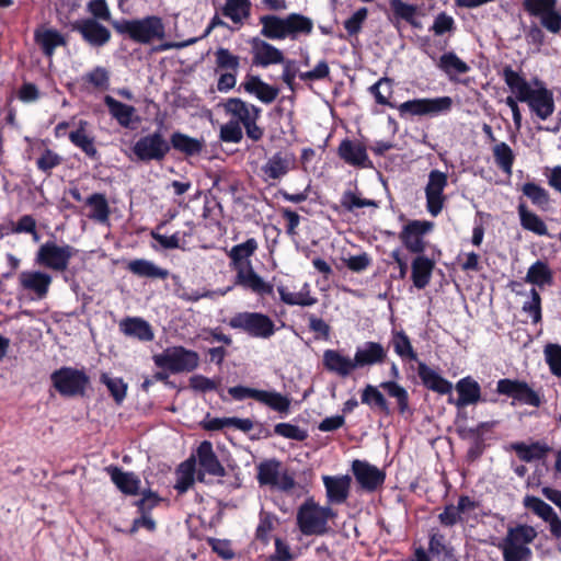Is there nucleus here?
I'll return each mask as SVG.
<instances>
[{
  "label": "nucleus",
  "mask_w": 561,
  "mask_h": 561,
  "mask_svg": "<svg viewBox=\"0 0 561 561\" xmlns=\"http://www.w3.org/2000/svg\"><path fill=\"white\" fill-rule=\"evenodd\" d=\"M496 392L512 398L519 404H527L534 408L541 405L539 393L524 380L502 378L496 383Z\"/></svg>",
  "instance_id": "2eb2a0df"
},
{
  "label": "nucleus",
  "mask_w": 561,
  "mask_h": 561,
  "mask_svg": "<svg viewBox=\"0 0 561 561\" xmlns=\"http://www.w3.org/2000/svg\"><path fill=\"white\" fill-rule=\"evenodd\" d=\"M119 330L126 335L136 337L141 342H150L154 333L150 323L139 317H127L119 323Z\"/></svg>",
  "instance_id": "473e14b6"
},
{
  "label": "nucleus",
  "mask_w": 561,
  "mask_h": 561,
  "mask_svg": "<svg viewBox=\"0 0 561 561\" xmlns=\"http://www.w3.org/2000/svg\"><path fill=\"white\" fill-rule=\"evenodd\" d=\"M170 149L173 148L186 157H194L201 154L205 147L203 139L193 138L181 131H174L169 140Z\"/></svg>",
  "instance_id": "f704fd0d"
},
{
  "label": "nucleus",
  "mask_w": 561,
  "mask_h": 561,
  "mask_svg": "<svg viewBox=\"0 0 561 561\" xmlns=\"http://www.w3.org/2000/svg\"><path fill=\"white\" fill-rule=\"evenodd\" d=\"M256 470L260 486L278 488L280 491H290L295 488V472L276 458L263 460Z\"/></svg>",
  "instance_id": "0eeeda50"
},
{
  "label": "nucleus",
  "mask_w": 561,
  "mask_h": 561,
  "mask_svg": "<svg viewBox=\"0 0 561 561\" xmlns=\"http://www.w3.org/2000/svg\"><path fill=\"white\" fill-rule=\"evenodd\" d=\"M437 67L448 77L451 82H458L457 75L470 71V66L460 59L456 53L447 51L439 57Z\"/></svg>",
  "instance_id": "e433bc0d"
},
{
  "label": "nucleus",
  "mask_w": 561,
  "mask_h": 561,
  "mask_svg": "<svg viewBox=\"0 0 561 561\" xmlns=\"http://www.w3.org/2000/svg\"><path fill=\"white\" fill-rule=\"evenodd\" d=\"M522 192L531 203L540 208H545L550 201L547 190L534 182H527L522 186Z\"/></svg>",
  "instance_id": "4d7b16f0"
},
{
  "label": "nucleus",
  "mask_w": 561,
  "mask_h": 561,
  "mask_svg": "<svg viewBox=\"0 0 561 561\" xmlns=\"http://www.w3.org/2000/svg\"><path fill=\"white\" fill-rule=\"evenodd\" d=\"M274 433L285 438L302 442L308 437L306 430L290 423H278L274 426Z\"/></svg>",
  "instance_id": "338daca9"
},
{
  "label": "nucleus",
  "mask_w": 561,
  "mask_h": 561,
  "mask_svg": "<svg viewBox=\"0 0 561 561\" xmlns=\"http://www.w3.org/2000/svg\"><path fill=\"white\" fill-rule=\"evenodd\" d=\"M85 204L91 208L89 217L99 222H107L111 209L107 199L102 193H93L85 199Z\"/></svg>",
  "instance_id": "09e8293b"
},
{
  "label": "nucleus",
  "mask_w": 561,
  "mask_h": 561,
  "mask_svg": "<svg viewBox=\"0 0 561 561\" xmlns=\"http://www.w3.org/2000/svg\"><path fill=\"white\" fill-rule=\"evenodd\" d=\"M360 401L371 410H377L386 416L391 414V409L386 397L373 385H367L360 393Z\"/></svg>",
  "instance_id": "79ce46f5"
},
{
  "label": "nucleus",
  "mask_w": 561,
  "mask_h": 561,
  "mask_svg": "<svg viewBox=\"0 0 561 561\" xmlns=\"http://www.w3.org/2000/svg\"><path fill=\"white\" fill-rule=\"evenodd\" d=\"M247 93L255 95L262 103H273L279 94V89L264 82L259 76L247 75L245 80L241 83Z\"/></svg>",
  "instance_id": "7c9ffc66"
},
{
  "label": "nucleus",
  "mask_w": 561,
  "mask_h": 561,
  "mask_svg": "<svg viewBox=\"0 0 561 561\" xmlns=\"http://www.w3.org/2000/svg\"><path fill=\"white\" fill-rule=\"evenodd\" d=\"M219 138L224 142L239 144L243 138L242 128L231 119L220 127Z\"/></svg>",
  "instance_id": "774afa93"
},
{
  "label": "nucleus",
  "mask_w": 561,
  "mask_h": 561,
  "mask_svg": "<svg viewBox=\"0 0 561 561\" xmlns=\"http://www.w3.org/2000/svg\"><path fill=\"white\" fill-rule=\"evenodd\" d=\"M448 185V176L445 172L437 169L432 170L428 174V181L425 186L426 210L433 217H437L446 202L444 190Z\"/></svg>",
  "instance_id": "f3484780"
},
{
  "label": "nucleus",
  "mask_w": 561,
  "mask_h": 561,
  "mask_svg": "<svg viewBox=\"0 0 561 561\" xmlns=\"http://www.w3.org/2000/svg\"><path fill=\"white\" fill-rule=\"evenodd\" d=\"M296 156L290 151H277L261 167L264 181H278L296 169Z\"/></svg>",
  "instance_id": "aec40b11"
},
{
  "label": "nucleus",
  "mask_w": 561,
  "mask_h": 561,
  "mask_svg": "<svg viewBox=\"0 0 561 561\" xmlns=\"http://www.w3.org/2000/svg\"><path fill=\"white\" fill-rule=\"evenodd\" d=\"M100 381L106 386L115 403L121 405L127 396L128 389V385L123 380V378H113L110 377L106 373H103L100 377Z\"/></svg>",
  "instance_id": "5fc2aeb1"
},
{
  "label": "nucleus",
  "mask_w": 561,
  "mask_h": 561,
  "mask_svg": "<svg viewBox=\"0 0 561 561\" xmlns=\"http://www.w3.org/2000/svg\"><path fill=\"white\" fill-rule=\"evenodd\" d=\"M84 81L95 89L106 90L110 84V73L106 68L96 66L84 76Z\"/></svg>",
  "instance_id": "e2e57ef3"
},
{
  "label": "nucleus",
  "mask_w": 561,
  "mask_h": 561,
  "mask_svg": "<svg viewBox=\"0 0 561 561\" xmlns=\"http://www.w3.org/2000/svg\"><path fill=\"white\" fill-rule=\"evenodd\" d=\"M493 157L496 165L508 175L512 174V168L515 156L512 148L506 142H500L493 148Z\"/></svg>",
  "instance_id": "6e6d98bb"
},
{
  "label": "nucleus",
  "mask_w": 561,
  "mask_h": 561,
  "mask_svg": "<svg viewBox=\"0 0 561 561\" xmlns=\"http://www.w3.org/2000/svg\"><path fill=\"white\" fill-rule=\"evenodd\" d=\"M51 385L62 397H83L90 386V377L83 369L62 366L50 375Z\"/></svg>",
  "instance_id": "423d86ee"
},
{
  "label": "nucleus",
  "mask_w": 561,
  "mask_h": 561,
  "mask_svg": "<svg viewBox=\"0 0 561 561\" xmlns=\"http://www.w3.org/2000/svg\"><path fill=\"white\" fill-rule=\"evenodd\" d=\"M53 277L39 270L22 271L18 275V288L27 294L32 300H43L47 297Z\"/></svg>",
  "instance_id": "4468645a"
},
{
  "label": "nucleus",
  "mask_w": 561,
  "mask_h": 561,
  "mask_svg": "<svg viewBox=\"0 0 561 561\" xmlns=\"http://www.w3.org/2000/svg\"><path fill=\"white\" fill-rule=\"evenodd\" d=\"M525 280L526 283L543 287L552 284L553 276L548 264L543 261L537 260L528 268Z\"/></svg>",
  "instance_id": "49530a36"
},
{
  "label": "nucleus",
  "mask_w": 561,
  "mask_h": 561,
  "mask_svg": "<svg viewBox=\"0 0 561 561\" xmlns=\"http://www.w3.org/2000/svg\"><path fill=\"white\" fill-rule=\"evenodd\" d=\"M502 78L512 93L516 94L519 102L528 104L529 110L541 121L549 118L554 110L553 92L538 78L533 80L535 89L524 76L515 71L510 65L502 71Z\"/></svg>",
  "instance_id": "f03ea898"
},
{
  "label": "nucleus",
  "mask_w": 561,
  "mask_h": 561,
  "mask_svg": "<svg viewBox=\"0 0 561 561\" xmlns=\"http://www.w3.org/2000/svg\"><path fill=\"white\" fill-rule=\"evenodd\" d=\"M388 352L379 342L368 341L356 348L354 360L356 367L380 365L386 362Z\"/></svg>",
  "instance_id": "c85d7f7f"
},
{
  "label": "nucleus",
  "mask_w": 561,
  "mask_h": 561,
  "mask_svg": "<svg viewBox=\"0 0 561 561\" xmlns=\"http://www.w3.org/2000/svg\"><path fill=\"white\" fill-rule=\"evenodd\" d=\"M417 376L427 390L442 396L450 394L453 391V383L423 362H419Z\"/></svg>",
  "instance_id": "c756f323"
},
{
  "label": "nucleus",
  "mask_w": 561,
  "mask_h": 561,
  "mask_svg": "<svg viewBox=\"0 0 561 561\" xmlns=\"http://www.w3.org/2000/svg\"><path fill=\"white\" fill-rule=\"evenodd\" d=\"M368 18V9L363 7L356 10L348 19L343 22L347 37L357 36Z\"/></svg>",
  "instance_id": "13d9d810"
},
{
  "label": "nucleus",
  "mask_w": 561,
  "mask_h": 561,
  "mask_svg": "<svg viewBox=\"0 0 561 561\" xmlns=\"http://www.w3.org/2000/svg\"><path fill=\"white\" fill-rule=\"evenodd\" d=\"M107 472L111 476L113 483L119 489V491H139L138 484L139 479L131 472H124L119 467L110 466Z\"/></svg>",
  "instance_id": "3c124183"
},
{
  "label": "nucleus",
  "mask_w": 561,
  "mask_h": 561,
  "mask_svg": "<svg viewBox=\"0 0 561 561\" xmlns=\"http://www.w3.org/2000/svg\"><path fill=\"white\" fill-rule=\"evenodd\" d=\"M390 345L394 353L402 359L417 360V353L414 351L410 337L403 331H392Z\"/></svg>",
  "instance_id": "de8ad7c7"
},
{
  "label": "nucleus",
  "mask_w": 561,
  "mask_h": 561,
  "mask_svg": "<svg viewBox=\"0 0 561 561\" xmlns=\"http://www.w3.org/2000/svg\"><path fill=\"white\" fill-rule=\"evenodd\" d=\"M131 152L141 162H161L170 152V144L160 130H154L141 136L133 145Z\"/></svg>",
  "instance_id": "9d476101"
},
{
  "label": "nucleus",
  "mask_w": 561,
  "mask_h": 561,
  "mask_svg": "<svg viewBox=\"0 0 561 561\" xmlns=\"http://www.w3.org/2000/svg\"><path fill=\"white\" fill-rule=\"evenodd\" d=\"M190 388L194 391L206 393L209 391H218L219 397L222 400H226L222 391H219V382L215 381L214 379H210L204 375H193L190 380Z\"/></svg>",
  "instance_id": "bf43d9fd"
},
{
  "label": "nucleus",
  "mask_w": 561,
  "mask_h": 561,
  "mask_svg": "<svg viewBox=\"0 0 561 561\" xmlns=\"http://www.w3.org/2000/svg\"><path fill=\"white\" fill-rule=\"evenodd\" d=\"M323 366L328 371L334 373L341 377H347L357 368L354 358L351 359L336 350L324 351Z\"/></svg>",
  "instance_id": "72a5a7b5"
},
{
  "label": "nucleus",
  "mask_w": 561,
  "mask_h": 561,
  "mask_svg": "<svg viewBox=\"0 0 561 561\" xmlns=\"http://www.w3.org/2000/svg\"><path fill=\"white\" fill-rule=\"evenodd\" d=\"M351 471L356 484L363 491H377L386 480V471L367 460L354 459Z\"/></svg>",
  "instance_id": "dca6fc26"
},
{
  "label": "nucleus",
  "mask_w": 561,
  "mask_h": 561,
  "mask_svg": "<svg viewBox=\"0 0 561 561\" xmlns=\"http://www.w3.org/2000/svg\"><path fill=\"white\" fill-rule=\"evenodd\" d=\"M227 324L253 339L268 340L277 331L273 319L257 311H241L229 318Z\"/></svg>",
  "instance_id": "20e7f679"
},
{
  "label": "nucleus",
  "mask_w": 561,
  "mask_h": 561,
  "mask_svg": "<svg viewBox=\"0 0 561 561\" xmlns=\"http://www.w3.org/2000/svg\"><path fill=\"white\" fill-rule=\"evenodd\" d=\"M510 449L524 462L543 461L552 451V447L545 440L514 442Z\"/></svg>",
  "instance_id": "b1692460"
},
{
  "label": "nucleus",
  "mask_w": 561,
  "mask_h": 561,
  "mask_svg": "<svg viewBox=\"0 0 561 561\" xmlns=\"http://www.w3.org/2000/svg\"><path fill=\"white\" fill-rule=\"evenodd\" d=\"M558 0H523L524 10L531 16L540 19V24L548 32H561V13L557 10Z\"/></svg>",
  "instance_id": "ddd939ff"
},
{
  "label": "nucleus",
  "mask_w": 561,
  "mask_h": 561,
  "mask_svg": "<svg viewBox=\"0 0 561 561\" xmlns=\"http://www.w3.org/2000/svg\"><path fill=\"white\" fill-rule=\"evenodd\" d=\"M35 41L41 46L44 55L50 57L58 46H65V37L56 30H45L43 33L35 34Z\"/></svg>",
  "instance_id": "8fccbe9b"
},
{
  "label": "nucleus",
  "mask_w": 561,
  "mask_h": 561,
  "mask_svg": "<svg viewBox=\"0 0 561 561\" xmlns=\"http://www.w3.org/2000/svg\"><path fill=\"white\" fill-rule=\"evenodd\" d=\"M453 107L450 96H438L434 99H413L397 105L401 117L439 115L448 113Z\"/></svg>",
  "instance_id": "f8f14e48"
},
{
  "label": "nucleus",
  "mask_w": 561,
  "mask_h": 561,
  "mask_svg": "<svg viewBox=\"0 0 561 561\" xmlns=\"http://www.w3.org/2000/svg\"><path fill=\"white\" fill-rule=\"evenodd\" d=\"M455 389L458 393V398L454 402L457 408H466L479 402H497L496 398L488 399L486 397H483L481 393V386L471 376H466L459 379L455 385Z\"/></svg>",
  "instance_id": "412c9836"
},
{
  "label": "nucleus",
  "mask_w": 561,
  "mask_h": 561,
  "mask_svg": "<svg viewBox=\"0 0 561 561\" xmlns=\"http://www.w3.org/2000/svg\"><path fill=\"white\" fill-rule=\"evenodd\" d=\"M433 229V221L411 219L402 226L398 237L409 253L422 254L425 252L428 244L425 238Z\"/></svg>",
  "instance_id": "9b49d317"
},
{
  "label": "nucleus",
  "mask_w": 561,
  "mask_h": 561,
  "mask_svg": "<svg viewBox=\"0 0 561 561\" xmlns=\"http://www.w3.org/2000/svg\"><path fill=\"white\" fill-rule=\"evenodd\" d=\"M280 300L288 306L309 307L317 304L318 299L310 294V286L305 283L300 291L291 293L285 286L277 288Z\"/></svg>",
  "instance_id": "ea45409f"
},
{
  "label": "nucleus",
  "mask_w": 561,
  "mask_h": 561,
  "mask_svg": "<svg viewBox=\"0 0 561 561\" xmlns=\"http://www.w3.org/2000/svg\"><path fill=\"white\" fill-rule=\"evenodd\" d=\"M337 156L346 164L355 168H370L373 163L367 154L366 146L357 140L344 138L337 147Z\"/></svg>",
  "instance_id": "5701e85b"
},
{
  "label": "nucleus",
  "mask_w": 561,
  "mask_h": 561,
  "mask_svg": "<svg viewBox=\"0 0 561 561\" xmlns=\"http://www.w3.org/2000/svg\"><path fill=\"white\" fill-rule=\"evenodd\" d=\"M126 270L140 278L165 280L170 273L146 259H135L127 263Z\"/></svg>",
  "instance_id": "2f4dec72"
},
{
  "label": "nucleus",
  "mask_w": 561,
  "mask_h": 561,
  "mask_svg": "<svg viewBox=\"0 0 561 561\" xmlns=\"http://www.w3.org/2000/svg\"><path fill=\"white\" fill-rule=\"evenodd\" d=\"M392 83V79L382 77L368 88V92L375 98L377 104L391 108L397 107V104L390 100L393 94Z\"/></svg>",
  "instance_id": "a18cd8bd"
},
{
  "label": "nucleus",
  "mask_w": 561,
  "mask_h": 561,
  "mask_svg": "<svg viewBox=\"0 0 561 561\" xmlns=\"http://www.w3.org/2000/svg\"><path fill=\"white\" fill-rule=\"evenodd\" d=\"M71 31L80 33L91 47H103L111 41V31L95 19H81L70 24Z\"/></svg>",
  "instance_id": "6ab92c4d"
},
{
  "label": "nucleus",
  "mask_w": 561,
  "mask_h": 561,
  "mask_svg": "<svg viewBox=\"0 0 561 561\" xmlns=\"http://www.w3.org/2000/svg\"><path fill=\"white\" fill-rule=\"evenodd\" d=\"M389 374L392 380L382 381L379 387L383 389L390 398L396 399L399 414L405 415L411 411L410 396L408 390L397 382V380L400 379V370L394 362L391 363Z\"/></svg>",
  "instance_id": "393cba45"
},
{
  "label": "nucleus",
  "mask_w": 561,
  "mask_h": 561,
  "mask_svg": "<svg viewBox=\"0 0 561 561\" xmlns=\"http://www.w3.org/2000/svg\"><path fill=\"white\" fill-rule=\"evenodd\" d=\"M436 262L424 253L414 254L411 261V280L417 289L426 288L432 279Z\"/></svg>",
  "instance_id": "bb28decb"
},
{
  "label": "nucleus",
  "mask_w": 561,
  "mask_h": 561,
  "mask_svg": "<svg viewBox=\"0 0 561 561\" xmlns=\"http://www.w3.org/2000/svg\"><path fill=\"white\" fill-rule=\"evenodd\" d=\"M104 102L112 117L115 118L122 127H130L135 114L134 106L123 103L111 95H106Z\"/></svg>",
  "instance_id": "37998d69"
},
{
  "label": "nucleus",
  "mask_w": 561,
  "mask_h": 561,
  "mask_svg": "<svg viewBox=\"0 0 561 561\" xmlns=\"http://www.w3.org/2000/svg\"><path fill=\"white\" fill-rule=\"evenodd\" d=\"M249 43L253 66L267 68L271 65L284 62V53L271 43L260 37H253Z\"/></svg>",
  "instance_id": "4be33fe9"
},
{
  "label": "nucleus",
  "mask_w": 561,
  "mask_h": 561,
  "mask_svg": "<svg viewBox=\"0 0 561 561\" xmlns=\"http://www.w3.org/2000/svg\"><path fill=\"white\" fill-rule=\"evenodd\" d=\"M259 402L280 414H288L290 410V399L277 391L262 390Z\"/></svg>",
  "instance_id": "864d4df0"
},
{
  "label": "nucleus",
  "mask_w": 561,
  "mask_h": 561,
  "mask_svg": "<svg viewBox=\"0 0 561 561\" xmlns=\"http://www.w3.org/2000/svg\"><path fill=\"white\" fill-rule=\"evenodd\" d=\"M89 123L80 119L75 130L68 134L70 142L79 148L89 159L99 160L100 152L95 147V138L88 131Z\"/></svg>",
  "instance_id": "cd10ccee"
},
{
  "label": "nucleus",
  "mask_w": 561,
  "mask_h": 561,
  "mask_svg": "<svg viewBox=\"0 0 561 561\" xmlns=\"http://www.w3.org/2000/svg\"><path fill=\"white\" fill-rule=\"evenodd\" d=\"M262 28L260 34L268 39L282 41L286 37L285 18L275 14L262 15L259 19Z\"/></svg>",
  "instance_id": "58836bf2"
},
{
  "label": "nucleus",
  "mask_w": 561,
  "mask_h": 561,
  "mask_svg": "<svg viewBox=\"0 0 561 561\" xmlns=\"http://www.w3.org/2000/svg\"><path fill=\"white\" fill-rule=\"evenodd\" d=\"M195 477L197 478L196 458L191 455L175 470V491H187L193 486Z\"/></svg>",
  "instance_id": "4c0bfd02"
},
{
  "label": "nucleus",
  "mask_w": 561,
  "mask_h": 561,
  "mask_svg": "<svg viewBox=\"0 0 561 561\" xmlns=\"http://www.w3.org/2000/svg\"><path fill=\"white\" fill-rule=\"evenodd\" d=\"M286 37L297 39L299 36H309L313 31V21L301 13H289L285 16Z\"/></svg>",
  "instance_id": "c9c22d12"
},
{
  "label": "nucleus",
  "mask_w": 561,
  "mask_h": 561,
  "mask_svg": "<svg viewBox=\"0 0 561 561\" xmlns=\"http://www.w3.org/2000/svg\"><path fill=\"white\" fill-rule=\"evenodd\" d=\"M251 0H226L220 12L225 18L230 19L234 24H242L251 15Z\"/></svg>",
  "instance_id": "a19ab883"
},
{
  "label": "nucleus",
  "mask_w": 561,
  "mask_h": 561,
  "mask_svg": "<svg viewBox=\"0 0 561 561\" xmlns=\"http://www.w3.org/2000/svg\"><path fill=\"white\" fill-rule=\"evenodd\" d=\"M259 249L256 239L249 238L233 245L228 252L229 267L236 273L233 285L249 290L257 296H272L274 287L265 282L253 268L251 257Z\"/></svg>",
  "instance_id": "f257e3e1"
},
{
  "label": "nucleus",
  "mask_w": 561,
  "mask_h": 561,
  "mask_svg": "<svg viewBox=\"0 0 561 561\" xmlns=\"http://www.w3.org/2000/svg\"><path fill=\"white\" fill-rule=\"evenodd\" d=\"M193 455L196 458V465L198 463L199 467L197 470V481L207 483L206 474L216 478L226 474V469L219 461L209 440H203Z\"/></svg>",
  "instance_id": "a211bd4d"
},
{
  "label": "nucleus",
  "mask_w": 561,
  "mask_h": 561,
  "mask_svg": "<svg viewBox=\"0 0 561 561\" xmlns=\"http://www.w3.org/2000/svg\"><path fill=\"white\" fill-rule=\"evenodd\" d=\"M546 362L552 375L561 378V345L548 344L545 347Z\"/></svg>",
  "instance_id": "0e129e2a"
},
{
  "label": "nucleus",
  "mask_w": 561,
  "mask_h": 561,
  "mask_svg": "<svg viewBox=\"0 0 561 561\" xmlns=\"http://www.w3.org/2000/svg\"><path fill=\"white\" fill-rule=\"evenodd\" d=\"M334 516L328 506H319L308 501L300 506L297 523L300 531L306 536L324 535L329 531L328 520Z\"/></svg>",
  "instance_id": "6e6552de"
},
{
  "label": "nucleus",
  "mask_w": 561,
  "mask_h": 561,
  "mask_svg": "<svg viewBox=\"0 0 561 561\" xmlns=\"http://www.w3.org/2000/svg\"><path fill=\"white\" fill-rule=\"evenodd\" d=\"M154 365L170 374L194 371L199 366V355L184 346H170L152 356Z\"/></svg>",
  "instance_id": "39448f33"
},
{
  "label": "nucleus",
  "mask_w": 561,
  "mask_h": 561,
  "mask_svg": "<svg viewBox=\"0 0 561 561\" xmlns=\"http://www.w3.org/2000/svg\"><path fill=\"white\" fill-rule=\"evenodd\" d=\"M62 157L51 149L46 148L39 158L36 160V167L39 171L47 175L51 174V170L60 165Z\"/></svg>",
  "instance_id": "680f3d73"
},
{
  "label": "nucleus",
  "mask_w": 561,
  "mask_h": 561,
  "mask_svg": "<svg viewBox=\"0 0 561 561\" xmlns=\"http://www.w3.org/2000/svg\"><path fill=\"white\" fill-rule=\"evenodd\" d=\"M430 31L433 32L436 36H442L445 33H453L456 31V23L451 15H448L446 12H440L434 19Z\"/></svg>",
  "instance_id": "69168bd1"
},
{
  "label": "nucleus",
  "mask_w": 561,
  "mask_h": 561,
  "mask_svg": "<svg viewBox=\"0 0 561 561\" xmlns=\"http://www.w3.org/2000/svg\"><path fill=\"white\" fill-rule=\"evenodd\" d=\"M390 9L397 20H403L413 27H420L421 24L416 19L417 7L407 3L403 0H389Z\"/></svg>",
  "instance_id": "603ef678"
},
{
  "label": "nucleus",
  "mask_w": 561,
  "mask_h": 561,
  "mask_svg": "<svg viewBox=\"0 0 561 561\" xmlns=\"http://www.w3.org/2000/svg\"><path fill=\"white\" fill-rule=\"evenodd\" d=\"M520 226L528 231L538 236L548 234L545 221L535 213L530 211L525 202H520L517 206Z\"/></svg>",
  "instance_id": "c03bdc74"
},
{
  "label": "nucleus",
  "mask_w": 561,
  "mask_h": 561,
  "mask_svg": "<svg viewBox=\"0 0 561 561\" xmlns=\"http://www.w3.org/2000/svg\"><path fill=\"white\" fill-rule=\"evenodd\" d=\"M216 65L218 69L237 72L240 67V58L233 55L228 48L219 47L216 53Z\"/></svg>",
  "instance_id": "052dcab7"
},
{
  "label": "nucleus",
  "mask_w": 561,
  "mask_h": 561,
  "mask_svg": "<svg viewBox=\"0 0 561 561\" xmlns=\"http://www.w3.org/2000/svg\"><path fill=\"white\" fill-rule=\"evenodd\" d=\"M113 28L135 43L149 45L165 37V25L158 15H146L140 19H122L112 22Z\"/></svg>",
  "instance_id": "7ed1b4c3"
},
{
  "label": "nucleus",
  "mask_w": 561,
  "mask_h": 561,
  "mask_svg": "<svg viewBox=\"0 0 561 561\" xmlns=\"http://www.w3.org/2000/svg\"><path fill=\"white\" fill-rule=\"evenodd\" d=\"M77 253L78 250L70 244L59 245L55 241L48 240L39 245L35 255V263L55 272H65L70 260Z\"/></svg>",
  "instance_id": "1a4fd4ad"
},
{
  "label": "nucleus",
  "mask_w": 561,
  "mask_h": 561,
  "mask_svg": "<svg viewBox=\"0 0 561 561\" xmlns=\"http://www.w3.org/2000/svg\"><path fill=\"white\" fill-rule=\"evenodd\" d=\"M225 112L236 119L239 125H245L251 121H257L261 117L262 110L251 103L243 101L240 98H229L224 103Z\"/></svg>",
  "instance_id": "a878e982"
}]
</instances>
